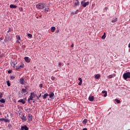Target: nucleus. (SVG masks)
<instances>
[{"label":"nucleus","instance_id":"nucleus-1","mask_svg":"<svg viewBox=\"0 0 130 130\" xmlns=\"http://www.w3.org/2000/svg\"><path fill=\"white\" fill-rule=\"evenodd\" d=\"M45 6V4L40 3L36 5V8L38 10H42V9H44Z\"/></svg>","mask_w":130,"mask_h":130},{"label":"nucleus","instance_id":"nucleus-2","mask_svg":"<svg viewBox=\"0 0 130 130\" xmlns=\"http://www.w3.org/2000/svg\"><path fill=\"white\" fill-rule=\"evenodd\" d=\"M80 4H81V7H83V8H86V7H87V6H89L90 2H81Z\"/></svg>","mask_w":130,"mask_h":130},{"label":"nucleus","instance_id":"nucleus-3","mask_svg":"<svg viewBox=\"0 0 130 130\" xmlns=\"http://www.w3.org/2000/svg\"><path fill=\"white\" fill-rule=\"evenodd\" d=\"M123 77L125 80H126L127 78H130V73L127 72L126 73H124L123 75Z\"/></svg>","mask_w":130,"mask_h":130},{"label":"nucleus","instance_id":"nucleus-4","mask_svg":"<svg viewBox=\"0 0 130 130\" xmlns=\"http://www.w3.org/2000/svg\"><path fill=\"white\" fill-rule=\"evenodd\" d=\"M34 92H32L30 93V95L29 98L28 99V101H30V100H33V98H34Z\"/></svg>","mask_w":130,"mask_h":130},{"label":"nucleus","instance_id":"nucleus-5","mask_svg":"<svg viewBox=\"0 0 130 130\" xmlns=\"http://www.w3.org/2000/svg\"><path fill=\"white\" fill-rule=\"evenodd\" d=\"M25 67V65L24 64H21L19 66V67H17L15 68V70H16V71H18V70H19V69H23V68H24Z\"/></svg>","mask_w":130,"mask_h":130},{"label":"nucleus","instance_id":"nucleus-6","mask_svg":"<svg viewBox=\"0 0 130 130\" xmlns=\"http://www.w3.org/2000/svg\"><path fill=\"white\" fill-rule=\"evenodd\" d=\"M29 130V128L27 127V125H24L21 127V128L19 130Z\"/></svg>","mask_w":130,"mask_h":130},{"label":"nucleus","instance_id":"nucleus-7","mask_svg":"<svg viewBox=\"0 0 130 130\" xmlns=\"http://www.w3.org/2000/svg\"><path fill=\"white\" fill-rule=\"evenodd\" d=\"M19 82L21 85H24V84H25V80H24V78H21L19 80Z\"/></svg>","mask_w":130,"mask_h":130},{"label":"nucleus","instance_id":"nucleus-8","mask_svg":"<svg viewBox=\"0 0 130 130\" xmlns=\"http://www.w3.org/2000/svg\"><path fill=\"white\" fill-rule=\"evenodd\" d=\"M88 100L90 102L94 101V96L93 95H90L88 97Z\"/></svg>","mask_w":130,"mask_h":130},{"label":"nucleus","instance_id":"nucleus-9","mask_svg":"<svg viewBox=\"0 0 130 130\" xmlns=\"http://www.w3.org/2000/svg\"><path fill=\"white\" fill-rule=\"evenodd\" d=\"M101 75L100 74H96L94 76V79H96V80H99L100 79Z\"/></svg>","mask_w":130,"mask_h":130},{"label":"nucleus","instance_id":"nucleus-10","mask_svg":"<svg viewBox=\"0 0 130 130\" xmlns=\"http://www.w3.org/2000/svg\"><path fill=\"white\" fill-rule=\"evenodd\" d=\"M17 5H14L13 4H11L10 5V8L11 9H17Z\"/></svg>","mask_w":130,"mask_h":130},{"label":"nucleus","instance_id":"nucleus-11","mask_svg":"<svg viewBox=\"0 0 130 130\" xmlns=\"http://www.w3.org/2000/svg\"><path fill=\"white\" fill-rule=\"evenodd\" d=\"M24 60L26 62H30V59L29 58V57H25Z\"/></svg>","mask_w":130,"mask_h":130},{"label":"nucleus","instance_id":"nucleus-12","mask_svg":"<svg viewBox=\"0 0 130 130\" xmlns=\"http://www.w3.org/2000/svg\"><path fill=\"white\" fill-rule=\"evenodd\" d=\"M78 80L80 81L79 83H78V85L79 86H81V85H82V83H83V80H82L81 78H79Z\"/></svg>","mask_w":130,"mask_h":130},{"label":"nucleus","instance_id":"nucleus-13","mask_svg":"<svg viewBox=\"0 0 130 130\" xmlns=\"http://www.w3.org/2000/svg\"><path fill=\"white\" fill-rule=\"evenodd\" d=\"M18 103L21 102V103H22V104H25V103H26V102H25V100H23V99H20L19 101H18Z\"/></svg>","mask_w":130,"mask_h":130},{"label":"nucleus","instance_id":"nucleus-14","mask_svg":"<svg viewBox=\"0 0 130 130\" xmlns=\"http://www.w3.org/2000/svg\"><path fill=\"white\" fill-rule=\"evenodd\" d=\"M74 5L75 7H77V6H79L80 2H79V0H76V2H75Z\"/></svg>","mask_w":130,"mask_h":130},{"label":"nucleus","instance_id":"nucleus-15","mask_svg":"<svg viewBox=\"0 0 130 130\" xmlns=\"http://www.w3.org/2000/svg\"><path fill=\"white\" fill-rule=\"evenodd\" d=\"M103 94H104V96L106 97L107 96V92L105 90L102 91Z\"/></svg>","mask_w":130,"mask_h":130},{"label":"nucleus","instance_id":"nucleus-16","mask_svg":"<svg viewBox=\"0 0 130 130\" xmlns=\"http://www.w3.org/2000/svg\"><path fill=\"white\" fill-rule=\"evenodd\" d=\"M49 98H51V99H52V98L53 97V96H54V93H50L49 94Z\"/></svg>","mask_w":130,"mask_h":130},{"label":"nucleus","instance_id":"nucleus-17","mask_svg":"<svg viewBox=\"0 0 130 130\" xmlns=\"http://www.w3.org/2000/svg\"><path fill=\"white\" fill-rule=\"evenodd\" d=\"M27 118H28V120H29L30 121H31V120H32V116H31V115H29L27 116Z\"/></svg>","mask_w":130,"mask_h":130},{"label":"nucleus","instance_id":"nucleus-18","mask_svg":"<svg viewBox=\"0 0 130 130\" xmlns=\"http://www.w3.org/2000/svg\"><path fill=\"white\" fill-rule=\"evenodd\" d=\"M48 96H49V94H48V93H45V94L43 96V97L44 99H46V98H47V97Z\"/></svg>","mask_w":130,"mask_h":130},{"label":"nucleus","instance_id":"nucleus-19","mask_svg":"<svg viewBox=\"0 0 130 130\" xmlns=\"http://www.w3.org/2000/svg\"><path fill=\"white\" fill-rule=\"evenodd\" d=\"M117 18H115L112 19V23H115V22H117Z\"/></svg>","mask_w":130,"mask_h":130},{"label":"nucleus","instance_id":"nucleus-20","mask_svg":"<svg viewBox=\"0 0 130 130\" xmlns=\"http://www.w3.org/2000/svg\"><path fill=\"white\" fill-rule=\"evenodd\" d=\"M51 31V32H54V31H55V27L54 26L52 27Z\"/></svg>","mask_w":130,"mask_h":130},{"label":"nucleus","instance_id":"nucleus-21","mask_svg":"<svg viewBox=\"0 0 130 130\" xmlns=\"http://www.w3.org/2000/svg\"><path fill=\"white\" fill-rule=\"evenodd\" d=\"M0 102L1 103H5L6 101H5V99H2L1 100H0Z\"/></svg>","mask_w":130,"mask_h":130},{"label":"nucleus","instance_id":"nucleus-22","mask_svg":"<svg viewBox=\"0 0 130 130\" xmlns=\"http://www.w3.org/2000/svg\"><path fill=\"white\" fill-rule=\"evenodd\" d=\"M114 76L113 75H109L108 77H107V78H108V79H112V78H114Z\"/></svg>","mask_w":130,"mask_h":130},{"label":"nucleus","instance_id":"nucleus-23","mask_svg":"<svg viewBox=\"0 0 130 130\" xmlns=\"http://www.w3.org/2000/svg\"><path fill=\"white\" fill-rule=\"evenodd\" d=\"M87 121H88V120H87V119H85L84 120H83V124H86V123H87Z\"/></svg>","mask_w":130,"mask_h":130},{"label":"nucleus","instance_id":"nucleus-24","mask_svg":"<svg viewBox=\"0 0 130 130\" xmlns=\"http://www.w3.org/2000/svg\"><path fill=\"white\" fill-rule=\"evenodd\" d=\"M7 86H8V87H10L11 86V83H10L9 81H7Z\"/></svg>","mask_w":130,"mask_h":130},{"label":"nucleus","instance_id":"nucleus-25","mask_svg":"<svg viewBox=\"0 0 130 130\" xmlns=\"http://www.w3.org/2000/svg\"><path fill=\"white\" fill-rule=\"evenodd\" d=\"M45 10V12H48V13L50 12V10H49V8H46Z\"/></svg>","mask_w":130,"mask_h":130},{"label":"nucleus","instance_id":"nucleus-26","mask_svg":"<svg viewBox=\"0 0 130 130\" xmlns=\"http://www.w3.org/2000/svg\"><path fill=\"white\" fill-rule=\"evenodd\" d=\"M115 101L117 103H120V100H119L118 99H115Z\"/></svg>","mask_w":130,"mask_h":130},{"label":"nucleus","instance_id":"nucleus-27","mask_svg":"<svg viewBox=\"0 0 130 130\" xmlns=\"http://www.w3.org/2000/svg\"><path fill=\"white\" fill-rule=\"evenodd\" d=\"M22 91L23 93H26L27 92V90H26V89H22Z\"/></svg>","mask_w":130,"mask_h":130},{"label":"nucleus","instance_id":"nucleus-28","mask_svg":"<svg viewBox=\"0 0 130 130\" xmlns=\"http://www.w3.org/2000/svg\"><path fill=\"white\" fill-rule=\"evenodd\" d=\"M78 12H71V15H77Z\"/></svg>","mask_w":130,"mask_h":130},{"label":"nucleus","instance_id":"nucleus-29","mask_svg":"<svg viewBox=\"0 0 130 130\" xmlns=\"http://www.w3.org/2000/svg\"><path fill=\"white\" fill-rule=\"evenodd\" d=\"M27 36L29 37V38H31L32 37V35H31L30 34H28Z\"/></svg>","mask_w":130,"mask_h":130},{"label":"nucleus","instance_id":"nucleus-30","mask_svg":"<svg viewBox=\"0 0 130 130\" xmlns=\"http://www.w3.org/2000/svg\"><path fill=\"white\" fill-rule=\"evenodd\" d=\"M21 40V37H20V36H18L17 38V41H19Z\"/></svg>","mask_w":130,"mask_h":130},{"label":"nucleus","instance_id":"nucleus-31","mask_svg":"<svg viewBox=\"0 0 130 130\" xmlns=\"http://www.w3.org/2000/svg\"><path fill=\"white\" fill-rule=\"evenodd\" d=\"M21 119H22V120H24V121H26V119H25V116H22Z\"/></svg>","mask_w":130,"mask_h":130},{"label":"nucleus","instance_id":"nucleus-32","mask_svg":"<svg viewBox=\"0 0 130 130\" xmlns=\"http://www.w3.org/2000/svg\"><path fill=\"white\" fill-rule=\"evenodd\" d=\"M105 38H106V36H103L102 37V39H105Z\"/></svg>","mask_w":130,"mask_h":130},{"label":"nucleus","instance_id":"nucleus-33","mask_svg":"<svg viewBox=\"0 0 130 130\" xmlns=\"http://www.w3.org/2000/svg\"><path fill=\"white\" fill-rule=\"evenodd\" d=\"M5 120V119L4 118H0V121H4Z\"/></svg>","mask_w":130,"mask_h":130},{"label":"nucleus","instance_id":"nucleus-34","mask_svg":"<svg viewBox=\"0 0 130 130\" xmlns=\"http://www.w3.org/2000/svg\"><path fill=\"white\" fill-rule=\"evenodd\" d=\"M4 121H5V122H9V120L4 119Z\"/></svg>","mask_w":130,"mask_h":130},{"label":"nucleus","instance_id":"nucleus-35","mask_svg":"<svg viewBox=\"0 0 130 130\" xmlns=\"http://www.w3.org/2000/svg\"><path fill=\"white\" fill-rule=\"evenodd\" d=\"M51 79L52 81H54V80H55V78L53 77H51Z\"/></svg>","mask_w":130,"mask_h":130},{"label":"nucleus","instance_id":"nucleus-36","mask_svg":"<svg viewBox=\"0 0 130 130\" xmlns=\"http://www.w3.org/2000/svg\"><path fill=\"white\" fill-rule=\"evenodd\" d=\"M15 61L12 62V64H13V68H15Z\"/></svg>","mask_w":130,"mask_h":130},{"label":"nucleus","instance_id":"nucleus-37","mask_svg":"<svg viewBox=\"0 0 130 130\" xmlns=\"http://www.w3.org/2000/svg\"><path fill=\"white\" fill-rule=\"evenodd\" d=\"M58 66H59V67H61V62H59V63H58Z\"/></svg>","mask_w":130,"mask_h":130},{"label":"nucleus","instance_id":"nucleus-38","mask_svg":"<svg viewBox=\"0 0 130 130\" xmlns=\"http://www.w3.org/2000/svg\"><path fill=\"white\" fill-rule=\"evenodd\" d=\"M3 98V93H0V99Z\"/></svg>","mask_w":130,"mask_h":130},{"label":"nucleus","instance_id":"nucleus-39","mask_svg":"<svg viewBox=\"0 0 130 130\" xmlns=\"http://www.w3.org/2000/svg\"><path fill=\"white\" fill-rule=\"evenodd\" d=\"M42 86H43L42 84H40L39 87L40 88H41V89L42 88Z\"/></svg>","mask_w":130,"mask_h":130},{"label":"nucleus","instance_id":"nucleus-40","mask_svg":"<svg viewBox=\"0 0 130 130\" xmlns=\"http://www.w3.org/2000/svg\"><path fill=\"white\" fill-rule=\"evenodd\" d=\"M8 74H11L12 73V70H9L8 71Z\"/></svg>","mask_w":130,"mask_h":130},{"label":"nucleus","instance_id":"nucleus-41","mask_svg":"<svg viewBox=\"0 0 130 130\" xmlns=\"http://www.w3.org/2000/svg\"><path fill=\"white\" fill-rule=\"evenodd\" d=\"M17 43L18 44H21V43L20 42V41H17Z\"/></svg>","mask_w":130,"mask_h":130},{"label":"nucleus","instance_id":"nucleus-42","mask_svg":"<svg viewBox=\"0 0 130 130\" xmlns=\"http://www.w3.org/2000/svg\"><path fill=\"white\" fill-rule=\"evenodd\" d=\"M78 12H79V10H76L75 13H78Z\"/></svg>","mask_w":130,"mask_h":130},{"label":"nucleus","instance_id":"nucleus-43","mask_svg":"<svg viewBox=\"0 0 130 130\" xmlns=\"http://www.w3.org/2000/svg\"><path fill=\"white\" fill-rule=\"evenodd\" d=\"M106 33L104 32L103 36H106Z\"/></svg>","mask_w":130,"mask_h":130},{"label":"nucleus","instance_id":"nucleus-44","mask_svg":"<svg viewBox=\"0 0 130 130\" xmlns=\"http://www.w3.org/2000/svg\"><path fill=\"white\" fill-rule=\"evenodd\" d=\"M82 130H87V128H84Z\"/></svg>","mask_w":130,"mask_h":130},{"label":"nucleus","instance_id":"nucleus-45","mask_svg":"<svg viewBox=\"0 0 130 130\" xmlns=\"http://www.w3.org/2000/svg\"><path fill=\"white\" fill-rule=\"evenodd\" d=\"M71 47H74V44L71 45Z\"/></svg>","mask_w":130,"mask_h":130},{"label":"nucleus","instance_id":"nucleus-46","mask_svg":"<svg viewBox=\"0 0 130 130\" xmlns=\"http://www.w3.org/2000/svg\"><path fill=\"white\" fill-rule=\"evenodd\" d=\"M39 97H41V93L40 94L39 96L38 97V98H39Z\"/></svg>","mask_w":130,"mask_h":130},{"label":"nucleus","instance_id":"nucleus-47","mask_svg":"<svg viewBox=\"0 0 130 130\" xmlns=\"http://www.w3.org/2000/svg\"><path fill=\"white\" fill-rule=\"evenodd\" d=\"M86 0H83V1H81V2H86Z\"/></svg>","mask_w":130,"mask_h":130},{"label":"nucleus","instance_id":"nucleus-48","mask_svg":"<svg viewBox=\"0 0 130 130\" xmlns=\"http://www.w3.org/2000/svg\"><path fill=\"white\" fill-rule=\"evenodd\" d=\"M12 80H13V79H15V77H12Z\"/></svg>","mask_w":130,"mask_h":130},{"label":"nucleus","instance_id":"nucleus-49","mask_svg":"<svg viewBox=\"0 0 130 130\" xmlns=\"http://www.w3.org/2000/svg\"><path fill=\"white\" fill-rule=\"evenodd\" d=\"M107 9H108L107 7H105V10H107Z\"/></svg>","mask_w":130,"mask_h":130},{"label":"nucleus","instance_id":"nucleus-50","mask_svg":"<svg viewBox=\"0 0 130 130\" xmlns=\"http://www.w3.org/2000/svg\"><path fill=\"white\" fill-rule=\"evenodd\" d=\"M8 32H10V30H9L8 31Z\"/></svg>","mask_w":130,"mask_h":130},{"label":"nucleus","instance_id":"nucleus-51","mask_svg":"<svg viewBox=\"0 0 130 130\" xmlns=\"http://www.w3.org/2000/svg\"><path fill=\"white\" fill-rule=\"evenodd\" d=\"M67 64H68V66H69V64H70V63H68Z\"/></svg>","mask_w":130,"mask_h":130}]
</instances>
